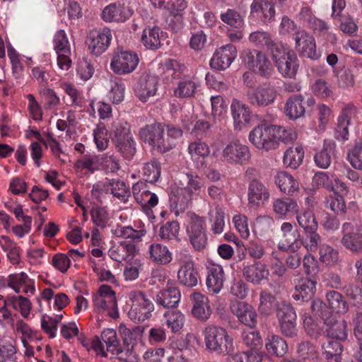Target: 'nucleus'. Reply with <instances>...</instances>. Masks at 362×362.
<instances>
[{
	"label": "nucleus",
	"mask_w": 362,
	"mask_h": 362,
	"mask_svg": "<svg viewBox=\"0 0 362 362\" xmlns=\"http://www.w3.org/2000/svg\"><path fill=\"white\" fill-rule=\"evenodd\" d=\"M203 335L206 349L209 351L218 355H226L233 352V339L224 328L210 325L205 327Z\"/></svg>",
	"instance_id": "1"
},
{
	"label": "nucleus",
	"mask_w": 362,
	"mask_h": 362,
	"mask_svg": "<svg viewBox=\"0 0 362 362\" xmlns=\"http://www.w3.org/2000/svg\"><path fill=\"white\" fill-rule=\"evenodd\" d=\"M139 136L153 151L164 153L175 146L174 142L165 137L164 127L160 123L147 124L139 130Z\"/></svg>",
	"instance_id": "2"
},
{
	"label": "nucleus",
	"mask_w": 362,
	"mask_h": 362,
	"mask_svg": "<svg viewBox=\"0 0 362 362\" xmlns=\"http://www.w3.org/2000/svg\"><path fill=\"white\" fill-rule=\"evenodd\" d=\"M270 56L279 73L283 77H296L299 64L298 57L293 51L282 44Z\"/></svg>",
	"instance_id": "3"
},
{
	"label": "nucleus",
	"mask_w": 362,
	"mask_h": 362,
	"mask_svg": "<svg viewBox=\"0 0 362 362\" xmlns=\"http://www.w3.org/2000/svg\"><path fill=\"white\" fill-rule=\"evenodd\" d=\"M131 308L128 317L136 323L143 322L151 317L154 310L152 300L140 291H132L128 294Z\"/></svg>",
	"instance_id": "4"
},
{
	"label": "nucleus",
	"mask_w": 362,
	"mask_h": 362,
	"mask_svg": "<svg viewBox=\"0 0 362 362\" xmlns=\"http://www.w3.org/2000/svg\"><path fill=\"white\" fill-rule=\"evenodd\" d=\"M243 61L249 69L263 78H269L274 74L272 64L267 55L257 49L243 52Z\"/></svg>",
	"instance_id": "5"
},
{
	"label": "nucleus",
	"mask_w": 362,
	"mask_h": 362,
	"mask_svg": "<svg viewBox=\"0 0 362 362\" xmlns=\"http://www.w3.org/2000/svg\"><path fill=\"white\" fill-rule=\"evenodd\" d=\"M94 307L97 312L107 311L109 316L112 318L118 317L117 303L115 292L111 286L102 285L98 293L93 297Z\"/></svg>",
	"instance_id": "6"
},
{
	"label": "nucleus",
	"mask_w": 362,
	"mask_h": 362,
	"mask_svg": "<svg viewBox=\"0 0 362 362\" xmlns=\"http://www.w3.org/2000/svg\"><path fill=\"white\" fill-rule=\"evenodd\" d=\"M341 245L354 254H362V226L345 222L341 226Z\"/></svg>",
	"instance_id": "7"
},
{
	"label": "nucleus",
	"mask_w": 362,
	"mask_h": 362,
	"mask_svg": "<svg viewBox=\"0 0 362 362\" xmlns=\"http://www.w3.org/2000/svg\"><path fill=\"white\" fill-rule=\"evenodd\" d=\"M276 317L281 333L288 337L297 334L296 311L292 305L286 303L278 305Z\"/></svg>",
	"instance_id": "8"
},
{
	"label": "nucleus",
	"mask_w": 362,
	"mask_h": 362,
	"mask_svg": "<svg viewBox=\"0 0 362 362\" xmlns=\"http://www.w3.org/2000/svg\"><path fill=\"white\" fill-rule=\"evenodd\" d=\"M247 101L256 107H265L272 105L277 96L275 88L269 84H263L246 93Z\"/></svg>",
	"instance_id": "9"
},
{
	"label": "nucleus",
	"mask_w": 362,
	"mask_h": 362,
	"mask_svg": "<svg viewBox=\"0 0 362 362\" xmlns=\"http://www.w3.org/2000/svg\"><path fill=\"white\" fill-rule=\"evenodd\" d=\"M295 49L300 57L311 60L318 59L321 54L317 51L315 38L305 30L296 31L293 34Z\"/></svg>",
	"instance_id": "10"
},
{
	"label": "nucleus",
	"mask_w": 362,
	"mask_h": 362,
	"mask_svg": "<svg viewBox=\"0 0 362 362\" xmlns=\"http://www.w3.org/2000/svg\"><path fill=\"white\" fill-rule=\"evenodd\" d=\"M250 141L257 148L269 151L276 147L274 139V125L261 124L249 134Z\"/></svg>",
	"instance_id": "11"
},
{
	"label": "nucleus",
	"mask_w": 362,
	"mask_h": 362,
	"mask_svg": "<svg viewBox=\"0 0 362 362\" xmlns=\"http://www.w3.org/2000/svg\"><path fill=\"white\" fill-rule=\"evenodd\" d=\"M112 37L110 29L106 27L90 30L86 40L89 50L93 54L100 56L107 49Z\"/></svg>",
	"instance_id": "12"
},
{
	"label": "nucleus",
	"mask_w": 362,
	"mask_h": 362,
	"mask_svg": "<svg viewBox=\"0 0 362 362\" xmlns=\"http://www.w3.org/2000/svg\"><path fill=\"white\" fill-rule=\"evenodd\" d=\"M119 342L117 339L116 331L113 329H107L102 332L101 339L95 336L91 340V349L98 354L106 356V352L117 353Z\"/></svg>",
	"instance_id": "13"
},
{
	"label": "nucleus",
	"mask_w": 362,
	"mask_h": 362,
	"mask_svg": "<svg viewBox=\"0 0 362 362\" xmlns=\"http://www.w3.org/2000/svg\"><path fill=\"white\" fill-rule=\"evenodd\" d=\"M180 268L177 272V279L180 284L187 287H194L200 279L197 268L191 257L185 255L178 259Z\"/></svg>",
	"instance_id": "14"
},
{
	"label": "nucleus",
	"mask_w": 362,
	"mask_h": 362,
	"mask_svg": "<svg viewBox=\"0 0 362 362\" xmlns=\"http://www.w3.org/2000/svg\"><path fill=\"white\" fill-rule=\"evenodd\" d=\"M223 161L230 164H243L250 158L249 148L238 140L228 144L221 153Z\"/></svg>",
	"instance_id": "15"
},
{
	"label": "nucleus",
	"mask_w": 362,
	"mask_h": 362,
	"mask_svg": "<svg viewBox=\"0 0 362 362\" xmlns=\"http://www.w3.org/2000/svg\"><path fill=\"white\" fill-rule=\"evenodd\" d=\"M139 63L138 56L128 51H122L113 55L110 67L113 72L122 75L132 72Z\"/></svg>",
	"instance_id": "16"
},
{
	"label": "nucleus",
	"mask_w": 362,
	"mask_h": 362,
	"mask_svg": "<svg viewBox=\"0 0 362 362\" xmlns=\"http://www.w3.org/2000/svg\"><path fill=\"white\" fill-rule=\"evenodd\" d=\"M54 47L57 54V64L63 71H67L71 64L70 59L71 48L63 30L57 31L54 37Z\"/></svg>",
	"instance_id": "17"
},
{
	"label": "nucleus",
	"mask_w": 362,
	"mask_h": 362,
	"mask_svg": "<svg viewBox=\"0 0 362 362\" xmlns=\"http://www.w3.org/2000/svg\"><path fill=\"white\" fill-rule=\"evenodd\" d=\"M191 244L196 250H203L207 244V235L204 227V219L199 216L191 218L187 228Z\"/></svg>",
	"instance_id": "18"
},
{
	"label": "nucleus",
	"mask_w": 362,
	"mask_h": 362,
	"mask_svg": "<svg viewBox=\"0 0 362 362\" xmlns=\"http://www.w3.org/2000/svg\"><path fill=\"white\" fill-rule=\"evenodd\" d=\"M237 57L236 47L228 44L218 48L210 61L212 69L223 71L228 69Z\"/></svg>",
	"instance_id": "19"
},
{
	"label": "nucleus",
	"mask_w": 362,
	"mask_h": 362,
	"mask_svg": "<svg viewBox=\"0 0 362 362\" xmlns=\"http://www.w3.org/2000/svg\"><path fill=\"white\" fill-rule=\"evenodd\" d=\"M230 310L240 323L250 328H255L256 327L257 323V315L251 305L244 301L236 300L231 303Z\"/></svg>",
	"instance_id": "20"
},
{
	"label": "nucleus",
	"mask_w": 362,
	"mask_h": 362,
	"mask_svg": "<svg viewBox=\"0 0 362 362\" xmlns=\"http://www.w3.org/2000/svg\"><path fill=\"white\" fill-rule=\"evenodd\" d=\"M132 193L136 202L146 214L151 212V208L155 207L158 203V196L147 189L146 185L142 182L133 185Z\"/></svg>",
	"instance_id": "21"
},
{
	"label": "nucleus",
	"mask_w": 362,
	"mask_h": 362,
	"mask_svg": "<svg viewBox=\"0 0 362 362\" xmlns=\"http://www.w3.org/2000/svg\"><path fill=\"white\" fill-rule=\"evenodd\" d=\"M180 185L181 190L187 193L184 205H187L191 200L193 194L199 193L204 186V182L202 177L195 172L189 171L180 175Z\"/></svg>",
	"instance_id": "22"
},
{
	"label": "nucleus",
	"mask_w": 362,
	"mask_h": 362,
	"mask_svg": "<svg viewBox=\"0 0 362 362\" xmlns=\"http://www.w3.org/2000/svg\"><path fill=\"white\" fill-rule=\"evenodd\" d=\"M158 78L156 76L142 75L134 86V93L141 101L146 102L155 95L158 90Z\"/></svg>",
	"instance_id": "23"
},
{
	"label": "nucleus",
	"mask_w": 362,
	"mask_h": 362,
	"mask_svg": "<svg viewBox=\"0 0 362 362\" xmlns=\"http://www.w3.org/2000/svg\"><path fill=\"white\" fill-rule=\"evenodd\" d=\"M230 112L235 129L241 130L250 122V110L249 107L243 102L237 99H233L230 105Z\"/></svg>",
	"instance_id": "24"
},
{
	"label": "nucleus",
	"mask_w": 362,
	"mask_h": 362,
	"mask_svg": "<svg viewBox=\"0 0 362 362\" xmlns=\"http://www.w3.org/2000/svg\"><path fill=\"white\" fill-rule=\"evenodd\" d=\"M248 203L252 207L264 204L269 198V192L264 185L257 179H253L248 187Z\"/></svg>",
	"instance_id": "25"
},
{
	"label": "nucleus",
	"mask_w": 362,
	"mask_h": 362,
	"mask_svg": "<svg viewBox=\"0 0 362 362\" xmlns=\"http://www.w3.org/2000/svg\"><path fill=\"white\" fill-rule=\"evenodd\" d=\"M224 281V272L221 265L213 264L207 267L206 284L210 293H218L223 286Z\"/></svg>",
	"instance_id": "26"
},
{
	"label": "nucleus",
	"mask_w": 362,
	"mask_h": 362,
	"mask_svg": "<svg viewBox=\"0 0 362 362\" xmlns=\"http://www.w3.org/2000/svg\"><path fill=\"white\" fill-rule=\"evenodd\" d=\"M243 274L245 279L254 284H259L264 279H267L269 272L265 264L255 261L252 264L243 263Z\"/></svg>",
	"instance_id": "27"
},
{
	"label": "nucleus",
	"mask_w": 362,
	"mask_h": 362,
	"mask_svg": "<svg viewBox=\"0 0 362 362\" xmlns=\"http://www.w3.org/2000/svg\"><path fill=\"white\" fill-rule=\"evenodd\" d=\"M249 41L259 48L267 49L270 55L282 45L281 42L276 41L271 33L264 30L251 33L249 35Z\"/></svg>",
	"instance_id": "28"
},
{
	"label": "nucleus",
	"mask_w": 362,
	"mask_h": 362,
	"mask_svg": "<svg viewBox=\"0 0 362 362\" xmlns=\"http://www.w3.org/2000/svg\"><path fill=\"white\" fill-rule=\"evenodd\" d=\"M326 329L323 334L327 338L345 340L348 335L347 323L344 320H337L334 316L324 324Z\"/></svg>",
	"instance_id": "29"
},
{
	"label": "nucleus",
	"mask_w": 362,
	"mask_h": 362,
	"mask_svg": "<svg viewBox=\"0 0 362 362\" xmlns=\"http://www.w3.org/2000/svg\"><path fill=\"white\" fill-rule=\"evenodd\" d=\"M315 292L316 282L310 279L304 278L296 286V292L293 294V298L307 303L314 298Z\"/></svg>",
	"instance_id": "30"
},
{
	"label": "nucleus",
	"mask_w": 362,
	"mask_h": 362,
	"mask_svg": "<svg viewBox=\"0 0 362 362\" xmlns=\"http://www.w3.org/2000/svg\"><path fill=\"white\" fill-rule=\"evenodd\" d=\"M251 14L262 15L259 17L264 24L268 25L275 21L276 11L274 6L267 0H253L250 5Z\"/></svg>",
	"instance_id": "31"
},
{
	"label": "nucleus",
	"mask_w": 362,
	"mask_h": 362,
	"mask_svg": "<svg viewBox=\"0 0 362 362\" xmlns=\"http://www.w3.org/2000/svg\"><path fill=\"white\" fill-rule=\"evenodd\" d=\"M180 297V292L177 287L168 286L157 294L156 302L158 305L163 308L168 309L175 308L178 305Z\"/></svg>",
	"instance_id": "32"
},
{
	"label": "nucleus",
	"mask_w": 362,
	"mask_h": 362,
	"mask_svg": "<svg viewBox=\"0 0 362 362\" xmlns=\"http://www.w3.org/2000/svg\"><path fill=\"white\" fill-rule=\"evenodd\" d=\"M131 16L132 12L128 8L115 4L106 6L102 13V18L106 22H124Z\"/></svg>",
	"instance_id": "33"
},
{
	"label": "nucleus",
	"mask_w": 362,
	"mask_h": 362,
	"mask_svg": "<svg viewBox=\"0 0 362 362\" xmlns=\"http://www.w3.org/2000/svg\"><path fill=\"white\" fill-rule=\"evenodd\" d=\"M135 252V245L125 240L112 246L108 251V255L112 259L122 262L127 260L130 256H134Z\"/></svg>",
	"instance_id": "34"
},
{
	"label": "nucleus",
	"mask_w": 362,
	"mask_h": 362,
	"mask_svg": "<svg viewBox=\"0 0 362 362\" xmlns=\"http://www.w3.org/2000/svg\"><path fill=\"white\" fill-rule=\"evenodd\" d=\"M336 144L330 139L324 141L323 148L316 153L314 159L316 165L321 168L326 169L330 164L332 158L334 156Z\"/></svg>",
	"instance_id": "35"
},
{
	"label": "nucleus",
	"mask_w": 362,
	"mask_h": 362,
	"mask_svg": "<svg viewBox=\"0 0 362 362\" xmlns=\"http://www.w3.org/2000/svg\"><path fill=\"white\" fill-rule=\"evenodd\" d=\"M149 259L157 264L165 265L173 259L168 248L160 243H152L148 250Z\"/></svg>",
	"instance_id": "36"
},
{
	"label": "nucleus",
	"mask_w": 362,
	"mask_h": 362,
	"mask_svg": "<svg viewBox=\"0 0 362 362\" xmlns=\"http://www.w3.org/2000/svg\"><path fill=\"white\" fill-rule=\"evenodd\" d=\"M192 298L194 303L192 315L201 320L209 319L211 314V310L208 305L207 297L200 293H194Z\"/></svg>",
	"instance_id": "37"
},
{
	"label": "nucleus",
	"mask_w": 362,
	"mask_h": 362,
	"mask_svg": "<svg viewBox=\"0 0 362 362\" xmlns=\"http://www.w3.org/2000/svg\"><path fill=\"white\" fill-rule=\"evenodd\" d=\"M285 114L290 119H296L303 116L305 112L303 97L298 95L291 96L285 104Z\"/></svg>",
	"instance_id": "38"
},
{
	"label": "nucleus",
	"mask_w": 362,
	"mask_h": 362,
	"mask_svg": "<svg viewBox=\"0 0 362 362\" xmlns=\"http://www.w3.org/2000/svg\"><path fill=\"white\" fill-rule=\"evenodd\" d=\"M275 182L281 192L288 195H293L299 189L297 181L291 175L285 171H281L276 174Z\"/></svg>",
	"instance_id": "39"
},
{
	"label": "nucleus",
	"mask_w": 362,
	"mask_h": 362,
	"mask_svg": "<svg viewBox=\"0 0 362 362\" xmlns=\"http://www.w3.org/2000/svg\"><path fill=\"white\" fill-rule=\"evenodd\" d=\"M322 355L328 362H341V355L343 351L341 344L329 338L321 344Z\"/></svg>",
	"instance_id": "40"
},
{
	"label": "nucleus",
	"mask_w": 362,
	"mask_h": 362,
	"mask_svg": "<svg viewBox=\"0 0 362 362\" xmlns=\"http://www.w3.org/2000/svg\"><path fill=\"white\" fill-rule=\"evenodd\" d=\"M163 32L158 26L146 28L143 30L141 42L147 49H158L160 47V35Z\"/></svg>",
	"instance_id": "41"
},
{
	"label": "nucleus",
	"mask_w": 362,
	"mask_h": 362,
	"mask_svg": "<svg viewBox=\"0 0 362 362\" xmlns=\"http://www.w3.org/2000/svg\"><path fill=\"white\" fill-rule=\"evenodd\" d=\"M329 308L338 314H345L349 310V304L344 296L336 291H329L326 294Z\"/></svg>",
	"instance_id": "42"
},
{
	"label": "nucleus",
	"mask_w": 362,
	"mask_h": 362,
	"mask_svg": "<svg viewBox=\"0 0 362 362\" xmlns=\"http://www.w3.org/2000/svg\"><path fill=\"white\" fill-rule=\"evenodd\" d=\"M198 84L190 77H185L180 80L174 90V94L179 98H187L194 95Z\"/></svg>",
	"instance_id": "43"
},
{
	"label": "nucleus",
	"mask_w": 362,
	"mask_h": 362,
	"mask_svg": "<svg viewBox=\"0 0 362 362\" xmlns=\"http://www.w3.org/2000/svg\"><path fill=\"white\" fill-rule=\"evenodd\" d=\"M265 346L269 354L279 357L284 356L288 351L286 341L278 335L273 334L269 337Z\"/></svg>",
	"instance_id": "44"
},
{
	"label": "nucleus",
	"mask_w": 362,
	"mask_h": 362,
	"mask_svg": "<svg viewBox=\"0 0 362 362\" xmlns=\"http://www.w3.org/2000/svg\"><path fill=\"white\" fill-rule=\"evenodd\" d=\"M108 191L110 190L113 197L122 202H127L130 197V191L126 183L119 180L111 179L107 181Z\"/></svg>",
	"instance_id": "45"
},
{
	"label": "nucleus",
	"mask_w": 362,
	"mask_h": 362,
	"mask_svg": "<svg viewBox=\"0 0 362 362\" xmlns=\"http://www.w3.org/2000/svg\"><path fill=\"white\" fill-rule=\"evenodd\" d=\"M304 158V151L301 146L291 147L287 149L283 158L284 163L288 167L296 169Z\"/></svg>",
	"instance_id": "46"
},
{
	"label": "nucleus",
	"mask_w": 362,
	"mask_h": 362,
	"mask_svg": "<svg viewBox=\"0 0 362 362\" xmlns=\"http://www.w3.org/2000/svg\"><path fill=\"white\" fill-rule=\"evenodd\" d=\"M168 327L173 332H179L185 323V316L179 310H169L164 313Z\"/></svg>",
	"instance_id": "47"
},
{
	"label": "nucleus",
	"mask_w": 362,
	"mask_h": 362,
	"mask_svg": "<svg viewBox=\"0 0 362 362\" xmlns=\"http://www.w3.org/2000/svg\"><path fill=\"white\" fill-rule=\"evenodd\" d=\"M221 20L232 28L240 29L244 25V18L235 9L228 8L220 15Z\"/></svg>",
	"instance_id": "48"
},
{
	"label": "nucleus",
	"mask_w": 362,
	"mask_h": 362,
	"mask_svg": "<svg viewBox=\"0 0 362 362\" xmlns=\"http://www.w3.org/2000/svg\"><path fill=\"white\" fill-rule=\"evenodd\" d=\"M209 215L211 221H214L211 230L215 234H220L223 231L225 227L224 210L218 204H215L214 211H210Z\"/></svg>",
	"instance_id": "49"
},
{
	"label": "nucleus",
	"mask_w": 362,
	"mask_h": 362,
	"mask_svg": "<svg viewBox=\"0 0 362 362\" xmlns=\"http://www.w3.org/2000/svg\"><path fill=\"white\" fill-rule=\"evenodd\" d=\"M341 291L352 301L354 305H362V288L358 284L347 283L341 287Z\"/></svg>",
	"instance_id": "50"
},
{
	"label": "nucleus",
	"mask_w": 362,
	"mask_h": 362,
	"mask_svg": "<svg viewBox=\"0 0 362 362\" xmlns=\"http://www.w3.org/2000/svg\"><path fill=\"white\" fill-rule=\"evenodd\" d=\"M116 149L122 156L127 160H131L136 152V142L132 137L118 141L115 144Z\"/></svg>",
	"instance_id": "51"
},
{
	"label": "nucleus",
	"mask_w": 362,
	"mask_h": 362,
	"mask_svg": "<svg viewBox=\"0 0 362 362\" xmlns=\"http://www.w3.org/2000/svg\"><path fill=\"white\" fill-rule=\"evenodd\" d=\"M298 204L296 202L290 198L276 199L273 202V209L276 214L284 216L286 214L296 211Z\"/></svg>",
	"instance_id": "52"
},
{
	"label": "nucleus",
	"mask_w": 362,
	"mask_h": 362,
	"mask_svg": "<svg viewBox=\"0 0 362 362\" xmlns=\"http://www.w3.org/2000/svg\"><path fill=\"white\" fill-rule=\"evenodd\" d=\"M320 260L326 265H334L339 259V252L332 247L322 244L320 245Z\"/></svg>",
	"instance_id": "53"
},
{
	"label": "nucleus",
	"mask_w": 362,
	"mask_h": 362,
	"mask_svg": "<svg viewBox=\"0 0 362 362\" xmlns=\"http://www.w3.org/2000/svg\"><path fill=\"white\" fill-rule=\"evenodd\" d=\"M142 173L147 182H156L160 175V163L156 160H151L145 163L142 168Z\"/></svg>",
	"instance_id": "54"
},
{
	"label": "nucleus",
	"mask_w": 362,
	"mask_h": 362,
	"mask_svg": "<svg viewBox=\"0 0 362 362\" xmlns=\"http://www.w3.org/2000/svg\"><path fill=\"white\" fill-rule=\"evenodd\" d=\"M180 225L177 221H168L159 230L158 235L163 240H170L177 238Z\"/></svg>",
	"instance_id": "55"
},
{
	"label": "nucleus",
	"mask_w": 362,
	"mask_h": 362,
	"mask_svg": "<svg viewBox=\"0 0 362 362\" xmlns=\"http://www.w3.org/2000/svg\"><path fill=\"white\" fill-rule=\"evenodd\" d=\"M298 223L305 232L317 229V223L314 214L311 211L299 213L296 216Z\"/></svg>",
	"instance_id": "56"
},
{
	"label": "nucleus",
	"mask_w": 362,
	"mask_h": 362,
	"mask_svg": "<svg viewBox=\"0 0 362 362\" xmlns=\"http://www.w3.org/2000/svg\"><path fill=\"white\" fill-rule=\"evenodd\" d=\"M114 234L119 238L139 241L145 235L146 231L144 230H136L131 226H118L115 230Z\"/></svg>",
	"instance_id": "57"
},
{
	"label": "nucleus",
	"mask_w": 362,
	"mask_h": 362,
	"mask_svg": "<svg viewBox=\"0 0 362 362\" xmlns=\"http://www.w3.org/2000/svg\"><path fill=\"white\" fill-rule=\"evenodd\" d=\"M348 160L353 168L362 170V141L358 140L348 153Z\"/></svg>",
	"instance_id": "58"
},
{
	"label": "nucleus",
	"mask_w": 362,
	"mask_h": 362,
	"mask_svg": "<svg viewBox=\"0 0 362 362\" xmlns=\"http://www.w3.org/2000/svg\"><path fill=\"white\" fill-rule=\"evenodd\" d=\"M325 206L337 214L346 213V207L344 197L338 193L327 198Z\"/></svg>",
	"instance_id": "59"
},
{
	"label": "nucleus",
	"mask_w": 362,
	"mask_h": 362,
	"mask_svg": "<svg viewBox=\"0 0 362 362\" xmlns=\"http://www.w3.org/2000/svg\"><path fill=\"white\" fill-rule=\"evenodd\" d=\"M2 240L4 241L1 245L2 248L7 252V256L10 261L13 264L18 263L20 253L16 244L7 236H2Z\"/></svg>",
	"instance_id": "60"
},
{
	"label": "nucleus",
	"mask_w": 362,
	"mask_h": 362,
	"mask_svg": "<svg viewBox=\"0 0 362 362\" xmlns=\"http://www.w3.org/2000/svg\"><path fill=\"white\" fill-rule=\"evenodd\" d=\"M211 115L214 118L221 117L227 113L228 104L221 95L211 96Z\"/></svg>",
	"instance_id": "61"
},
{
	"label": "nucleus",
	"mask_w": 362,
	"mask_h": 362,
	"mask_svg": "<svg viewBox=\"0 0 362 362\" xmlns=\"http://www.w3.org/2000/svg\"><path fill=\"white\" fill-rule=\"evenodd\" d=\"M296 139V134L292 129H285L280 126L274 125V139L277 144L278 141L289 143Z\"/></svg>",
	"instance_id": "62"
},
{
	"label": "nucleus",
	"mask_w": 362,
	"mask_h": 362,
	"mask_svg": "<svg viewBox=\"0 0 362 362\" xmlns=\"http://www.w3.org/2000/svg\"><path fill=\"white\" fill-rule=\"evenodd\" d=\"M91 219L93 222L101 228L106 227L109 217L105 208L102 206H95L90 211Z\"/></svg>",
	"instance_id": "63"
},
{
	"label": "nucleus",
	"mask_w": 362,
	"mask_h": 362,
	"mask_svg": "<svg viewBox=\"0 0 362 362\" xmlns=\"http://www.w3.org/2000/svg\"><path fill=\"white\" fill-rule=\"evenodd\" d=\"M188 153L190 154L192 158L196 157L205 158L209 156L210 148L206 143L201 141H195L189 144Z\"/></svg>",
	"instance_id": "64"
}]
</instances>
